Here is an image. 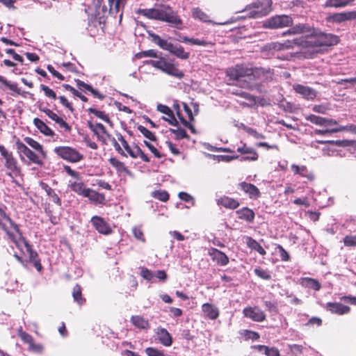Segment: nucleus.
<instances>
[{
  "instance_id": "nucleus-16",
  "label": "nucleus",
  "mask_w": 356,
  "mask_h": 356,
  "mask_svg": "<svg viewBox=\"0 0 356 356\" xmlns=\"http://www.w3.org/2000/svg\"><path fill=\"white\" fill-rule=\"evenodd\" d=\"M291 27L282 33L283 35L305 34L306 35H312L314 33V28L307 24H298Z\"/></svg>"
},
{
  "instance_id": "nucleus-51",
  "label": "nucleus",
  "mask_w": 356,
  "mask_h": 356,
  "mask_svg": "<svg viewBox=\"0 0 356 356\" xmlns=\"http://www.w3.org/2000/svg\"><path fill=\"white\" fill-rule=\"evenodd\" d=\"M193 16L203 22H209V16L200 8H195L193 11Z\"/></svg>"
},
{
  "instance_id": "nucleus-53",
  "label": "nucleus",
  "mask_w": 356,
  "mask_h": 356,
  "mask_svg": "<svg viewBox=\"0 0 356 356\" xmlns=\"http://www.w3.org/2000/svg\"><path fill=\"white\" fill-rule=\"evenodd\" d=\"M276 249L278 250L280 253V257L281 260L283 261H289L291 259V257L287 251L280 244H278L276 247Z\"/></svg>"
},
{
  "instance_id": "nucleus-60",
  "label": "nucleus",
  "mask_w": 356,
  "mask_h": 356,
  "mask_svg": "<svg viewBox=\"0 0 356 356\" xmlns=\"http://www.w3.org/2000/svg\"><path fill=\"white\" fill-rule=\"evenodd\" d=\"M40 110L44 113L50 119L54 120L55 122L58 119L59 116L53 112L51 110L47 108H40Z\"/></svg>"
},
{
  "instance_id": "nucleus-28",
  "label": "nucleus",
  "mask_w": 356,
  "mask_h": 356,
  "mask_svg": "<svg viewBox=\"0 0 356 356\" xmlns=\"http://www.w3.org/2000/svg\"><path fill=\"white\" fill-rule=\"evenodd\" d=\"M24 143L31 147L33 150L40 154L43 158H47V153L44 150V147L40 143L31 137H25Z\"/></svg>"
},
{
  "instance_id": "nucleus-55",
  "label": "nucleus",
  "mask_w": 356,
  "mask_h": 356,
  "mask_svg": "<svg viewBox=\"0 0 356 356\" xmlns=\"http://www.w3.org/2000/svg\"><path fill=\"white\" fill-rule=\"evenodd\" d=\"M18 335L20 337V339L28 345L31 344V343L33 341V337L24 331L19 330Z\"/></svg>"
},
{
  "instance_id": "nucleus-1",
  "label": "nucleus",
  "mask_w": 356,
  "mask_h": 356,
  "mask_svg": "<svg viewBox=\"0 0 356 356\" xmlns=\"http://www.w3.org/2000/svg\"><path fill=\"white\" fill-rule=\"evenodd\" d=\"M225 74L232 81L229 85L249 90H257L261 83L272 81L275 74L274 70L270 67H254L252 64L245 63L227 68Z\"/></svg>"
},
{
  "instance_id": "nucleus-50",
  "label": "nucleus",
  "mask_w": 356,
  "mask_h": 356,
  "mask_svg": "<svg viewBox=\"0 0 356 356\" xmlns=\"http://www.w3.org/2000/svg\"><path fill=\"white\" fill-rule=\"evenodd\" d=\"M138 130L147 138L152 141H156V137L154 133L142 125H138Z\"/></svg>"
},
{
  "instance_id": "nucleus-4",
  "label": "nucleus",
  "mask_w": 356,
  "mask_h": 356,
  "mask_svg": "<svg viewBox=\"0 0 356 356\" xmlns=\"http://www.w3.org/2000/svg\"><path fill=\"white\" fill-rule=\"evenodd\" d=\"M0 227L6 232L8 238L15 243L17 248H19V241L12 229L15 232L17 235L19 234L22 230L19 229V225L1 208H0Z\"/></svg>"
},
{
  "instance_id": "nucleus-52",
  "label": "nucleus",
  "mask_w": 356,
  "mask_h": 356,
  "mask_svg": "<svg viewBox=\"0 0 356 356\" xmlns=\"http://www.w3.org/2000/svg\"><path fill=\"white\" fill-rule=\"evenodd\" d=\"M157 60H148L144 62L145 64L150 65L154 68L160 70L161 68L162 63L164 60V58L162 56H158Z\"/></svg>"
},
{
  "instance_id": "nucleus-10",
  "label": "nucleus",
  "mask_w": 356,
  "mask_h": 356,
  "mask_svg": "<svg viewBox=\"0 0 356 356\" xmlns=\"http://www.w3.org/2000/svg\"><path fill=\"white\" fill-rule=\"evenodd\" d=\"M21 249V243L25 246L26 251L29 254L28 262L32 263L38 271L40 272L42 270V266L38 252L32 248V245L29 243L26 238L24 236L22 232L17 235V237Z\"/></svg>"
},
{
  "instance_id": "nucleus-20",
  "label": "nucleus",
  "mask_w": 356,
  "mask_h": 356,
  "mask_svg": "<svg viewBox=\"0 0 356 356\" xmlns=\"http://www.w3.org/2000/svg\"><path fill=\"white\" fill-rule=\"evenodd\" d=\"M0 89L2 90H9L11 91L10 95L14 97L22 95V90L19 88L18 83L8 81L2 75H0Z\"/></svg>"
},
{
  "instance_id": "nucleus-42",
  "label": "nucleus",
  "mask_w": 356,
  "mask_h": 356,
  "mask_svg": "<svg viewBox=\"0 0 356 356\" xmlns=\"http://www.w3.org/2000/svg\"><path fill=\"white\" fill-rule=\"evenodd\" d=\"M129 156L133 159H137L140 157V159L144 162H149V157L144 153V152L138 146L136 145L131 151H129Z\"/></svg>"
},
{
  "instance_id": "nucleus-62",
  "label": "nucleus",
  "mask_w": 356,
  "mask_h": 356,
  "mask_svg": "<svg viewBox=\"0 0 356 356\" xmlns=\"http://www.w3.org/2000/svg\"><path fill=\"white\" fill-rule=\"evenodd\" d=\"M58 99L63 106L69 109L71 112L74 111L72 104L70 102L65 96H60Z\"/></svg>"
},
{
  "instance_id": "nucleus-26",
  "label": "nucleus",
  "mask_w": 356,
  "mask_h": 356,
  "mask_svg": "<svg viewBox=\"0 0 356 356\" xmlns=\"http://www.w3.org/2000/svg\"><path fill=\"white\" fill-rule=\"evenodd\" d=\"M202 311L205 318L216 320L220 315L218 307L210 303H204L202 305Z\"/></svg>"
},
{
  "instance_id": "nucleus-43",
  "label": "nucleus",
  "mask_w": 356,
  "mask_h": 356,
  "mask_svg": "<svg viewBox=\"0 0 356 356\" xmlns=\"http://www.w3.org/2000/svg\"><path fill=\"white\" fill-rule=\"evenodd\" d=\"M72 297L77 304L83 305L86 302V298L82 295V288L79 284H76L72 290Z\"/></svg>"
},
{
  "instance_id": "nucleus-25",
  "label": "nucleus",
  "mask_w": 356,
  "mask_h": 356,
  "mask_svg": "<svg viewBox=\"0 0 356 356\" xmlns=\"http://www.w3.org/2000/svg\"><path fill=\"white\" fill-rule=\"evenodd\" d=\"M237 218L247 222L252 223L254 222L255 213L254 211L248 207H242L236 211Z\"/></svg>"
},
{
  "instance_id": "nucleus-35",
  "label": "nucleus",
  "mask_w": 356,
  "mask_h": 356,
  "mask_svg": "<svg viewBox=\"0 0 356 356\" xmlns=\"http://www.w3.org/2000/svg\"><path fill=\"white\" fill-rule=\"evenodd\" d=\"M245 243L247 246L252 250L257 252L259 254L264 256L266 254L265 249L251 236H245Z\"/></svg>"
},
{
  "instance_id": "nucleus-61",
  "label": "nucleus",
  "mask_w": 356,
  "mask_h": 356,
  "mask_svg": "<svg viewBox=\"0 0 356 356\" xmlns=\"http://www.w3.org/2000/svg\"><path fill=\"white\" fill-rule=\"evenodd\" d=\"M29 350L36 353H40L43 350V346L39 343H35L34 340L29 344Z\"/></svg>"
},
{
  "instance_id": "nucleus-13",
  "label": "nucleus",
  "mask_w": 356,
  "mask_h": 356,
  "mask_svg": "<svg viewBox=\"0 0 356 356\" xmlns=\"http://www.w3.org/2000/svg\"><path fill=\"white\" fill-rule=\"evenodd\" d=\"M255 10L250 13V17L253 18L261 17L267 15L271 10L272 0H258L252 4Z\"/></svg>"
},
{
  "instance_id": "nucleus-23",
  "label": "nucleus",
  "mask_w": 356,
  "mask_h": 356,
  "mask_svg": "<svg viewBox=\"0 0 356 356\" xmlns=\"http://www.w3.org/2000/svg\"><path fill=\"white\" fill-rule=\"evenodd\" d=\"M209 254L211 259L220 266H224L229 264V259L225 253L215 248H211L209 250Z\"/></svg>"
},
{
  "instance_id": "nucleus-11",
  "label": "nucleus",
  "mask_w": 356,
  "mask_h": 356,
  "mask_svg": "<svg viewBox=\"0 0 356 356\" xmlns=\"http://www.w3.org/2000/svg\"><path fill=\"white\" fill-rule=\"evenodd\" d=\"M292 25V18L285 15L270 17L264 22V27L266 29H282Z\"/></svg>"
},
{
  "instance_id": "nucleus-44",
  "label": "nucleus",
  "mask_w": 356,
  "mask_h": 356,
  "mask_svg": "<svg viewBox=\"0 0 356 356\" xmlns=\"http://www.w3.org/2000/svg\"><path fill=\"white\" fill-rule=\"evenodd\" d=\"M136 13L147 19L156 20L157 8H139L136 11Z\"/></svg>"
},
{
  "instance_id": "nucleus-21",
  "label": "nucleus",
  "mask_w": 356,
  "mask_h": 356,
  "mask_svg": "<svg viewBox=\"0 0 356 356\" xmlns=\"http://www.w3.org/2000/svg\"><path fill=\"white\" fill-rule=\"evenodd\" d=\"M238 188L247 194L250 199L257 200L261 196L259 189L252 184L242 181L238 184Z\"/></svg>"
},
{
  "instance_id": "nucleus-24",
  "label": "nucleus",
  "mask_w": 356,
  "mask_h": 356,
  "mask_svg": "<svg viewBox=\"0 0 356 356\" xmlns=\"http://www.w3.org/2000/svg\"><path fill=\"white\" fill-rule=\"evenodd\" d=\"M130 322L137 329L147 331L150 328V323L147 319L140 315H133Z\"/></svg>"
},
{
  "instance_id": "nucleus-15",
  "label": "nucleus",
  "mask_w": 356,
  "mask_h": 356,
  "mask_svg": "<svg viewBox=\"0 0 356 356\" xmlns=\"http://www.w3.org/2000/svg\"><path fill=\"white\" fill-rule=\"evenodd\" d=\"M245 317L255 322H263L266 320V315L259 307H247L243 310Z\"/></svg>"
},
{
  "instance_id": "nucleus-58",
  "label": "nucleus",
  "mask_w": 356,
  "mask_h": 356,
  "mask_svg": "<svg viewBox=\"0 0 356 356\" xmlns=\"http://www.w3.org/2000/svg\"><path fill=\"white\" fill-rule=\"evenodd\" d=\"M345 246H356V235H348L343 238Z\"/></svg>"
},
{
  "instance_id": "nucleus-6",
  "label": "nucleus",
  "mask_w": 356,
  "mask_h": 356,
  "mask_svg": "<svg viewBox=\"0 0 356 356\" xmlns=\"http://www.w3.org/2000/svg\"><path fill=\"white\" fill-rule=\"evenodd\" d=\"M0 154L4 161L3 166L8 171L7 175L13 177V175L17 176L19 175L21 168L13 153L9 151L4 145L0 144Z\"/></svg>"
},
{
  "instance_id": "nucleus-32",
  "label": "nucleus",
  "mask_w": 356,
  "mask_h": 356,
  "mask_svg": "<svg viewBox=\"0 0 356 356\" xmlns=\"http://www.w3.org/2000/svg\"><path fill=\"white\" fill-rule=\"evenodd\" d=\"M291 168L295 175H300L302 177H306L309 181L314 180V174L311 172H309L307 168L305 165L299 166L296 164H292Z\"/></svg>"
},
{
  "instance_id": "nucleus-56",
  "label": "nucleus",
  "mask_w": 356,
  "mask_h": 356,
  "mask_svg": "<svg viewBox=\"0 0 356 356\" xmlns=\"http://www.w3.org/2000/svg\"><path fill=\"white\" fill-rule=\"evenodd\" d=\"M289 348L290 351L295 356H300L302 354L303 347L302 345H299V344L289 345Z\"/></svg>"
},
{
  "instance_id": "nucleus-33",
  "label": "nucleus",
  "mask_w": 356,
  "mask_h": 356,
  "mask_svg": "<svg viewBox=\"0 0 356 356\" xmlns=\"http://www.w3.org/2000/svg\"><path fill=\"white\" fill-rule=\"evenodd\" d=\"M284 48L285 49H292L295 47H298L301 48H307L306 44V38L300 37L298 38H295L292 40H286L284 42H283Z\"/></svg>"
},
{
  "instance_id": "nucleus-18",
  "label": "nucleus",
  "mask_w": 356,
  "mask_h": 356,
  "mask_svg": "<svg viewBox=\"0 0 356 356\" xmlns=\"http://www.w3.org/2000/svg\"><path fill=\"white\" fill-rule=\"evenodd\" d=\"M324 308L331 314L342 316L350 312V307L337 302H327Z\"/></svg>"
},
{
  "instance_id": "nucleus-63",
  "label": "nucleus",
  "mask_w": 356,
  "mask_h": 356,
  "mask_svg": "<svg viewBox=\"0 0 356 356\" xmlns=\"http://www.w3.org/2000/svg\"><path fill=\"white\" fill-rule=\"evenodd\" d=\"M338 132L348 131L356 134V125L354 124H348L346 126H340L337 127Z\"/></svg>"
},
{
  "instance_id": "nucleus-7",
  "label": "nucleus",
  "mask_w": 356,
  "mask_h": 356,
  "mask_svg": "<svg viewBox=\"0 0 356 356\" xmlns=\"http://www.w3.org/2000/svg\"><path fill=\"white\" fill-rule=\"evenodd\" d=\"M63 169L66 173L72 177L76 179V181H70L69 187L71 191L76 194L85 197L90 191V188H87L84 182L82 181L80 173L73 169L70 165H64Z\"/></svg>"
},
{
  "instance_id": "nucleus-48",
  "label": "nucleus",
  "mask_w": 356,
  "mask_h": 356,
  "mask_svg": "<svg viewBox=\"0 0 356 356\" xmlns=\"http://www.w3.org/2000/svg\"><path fill=\"white\" fill-rule=\"evenodd\" d=\"M254 273L257 276L264 280H270L272 278L270 273L267 269H263L260 267H258L254 268Z\"/></svg>"
},
{
  "instance_id": "nucleus-49",
  "label": "nucleus",
  "mask_w": 356,
  "mask_h": 356,
  "mask_svg": "<svg viewBox=\"0 0 356 356\" xmlns=\"http://www.w3.org/2000/svg\"><path fill=\"white\" fill-rule=\"evenodd\" d=\"M170 131L173 133L175 135V138L176 140H181V139H190V136L186 133V130L178 127L177 129H170Z\"/></svg>"
},
{
  "instance_id": "nucleus-40",
  "label": "nucleus",
  "mask_w": 356,
  "mask_h": 356,
  "mask_svg": "<svg viewBox=\"0 0 356 356\" xmlns=\"http://www.w3.org/2000/svg\"><path fill=\"white\" fill-rule=\"evenodd\" d=\"M170 54L181 60H186L190 57V53L185 51L184 48L178 44H174Z\"/></svg>"
},
{
  "instance_id": "nucleus-64",
  "label": "nucleus",
  "mask_w": 356,
  "mask_h": 356,
  "mask_svg": "<svg viewBox=\"0 0 356 356\" xmlns=\"http://www.w3.org/2000/svg\"><path fill=\"white\" fill-rule=\"evenodd\" d=\"M264 354L266 356H280L278 349L275 347L269 348L268 346Z\"/></svg>"
},
{
  "instance_id": "nucleus-45",
  "label": "nucleus",
  "mask_w": 356,
  "mask_h": 356,
  "mask_svg": "<svg viewBox=\"0 0 356 356\" xmlns=\"http://www.w3.org/2000/svg\"><path fill=\"white\" fill-rule=\"evenodd\" d=\"M234 95L236 96L241 97L248 101V102H249L248 104V103L241 104V105H243L244 106H252V105L256 104L257 100H256L255 96H254L253 95H251L245 91L241 90V91H240V92H234Z\"/></svg>"
},
{
  "instance_id": "nucleus-36",
  "label": "nucleus",
  "mask_w": 356,
  "mask_h": 356,
  "mask_svg": "<svg viewBox=\"0 0 356 356\" xmlns=\"http://www.w3.org/2000/svg\"><path fill=\"white\" fill-rule=\"evenodd\" d=\"M33 124L37 129L46 136H53L55 135L54 131L49 127L42 120L35 118L33 119Z\"/></svg>"
},
{
  "instance_id": "nucleus-30",
  "label": "nucleus",
  "mask_w": 356,
  "mask_h": 356,
  "mask_svg": "<svg viewBox=\"0 0 356 356\" xmlns=\"http://www.w3.org/2000/svg\"><path fill=\"white\" fill-rule=\"evenodd\" d=\"M178 41L181 42L188 43L192 45H198V46H203V47H208V46H213L214 43L207 41L204 40H200L198 38H190L187 36H181L180 35L178 38Z\"/></svg>"
},
{
  "instance_id": "nucleus-17",
  "label": "nucleus",
  "mask_w": 356,
  "mask_h": 356,
  "mask_svg": "<svg viewBox=\"0 0 356 356\" xmlns=\"http://www.w3.org/2000/svg\"><path fill=\"white\" fill-rule=\"evenodd\" d=\"M216 204L220 207L230 210H235L240 206V202L238 199L226 195L219 196L216 199Z\"/></svg>"
},
{
  "instance_id": "nucleus-2",
  "label": "nucleus",
  "mask_w": 356,
  "mask_h": 356,
  "mask_svg": "<svg viewBox=\"0 0 356 356\" xmlns=\"http://www.w3.org/2000/svg\"><path fill=\"white\" fill-rule=\"evenodd\" d=\"M108 1L109 8L105 4H103L98 11L90 14V21L95 23L97 22L100 29L103 31L108 15L115 18L121 9L124 8L126 0H108Z\"/></svg>"
},
{
  "instance_id": "nucleus-41",
  "label": "nucleus",
  "mask_w": 356,
  "mask_h": 356,
  "mask_svg": "<svg viewBox=\"0 0 356 356\" xmlns=\"http://www.w3.org/2000/svg\"><path fill=\"white\" fill-rule=\"evenodd\" d=\"M108 162L117 170L118 173H129V170L125 165L124 163L122 162L118 159L111 157L108 159Z\"/></svg>"
},
{
  "instance_id": "nucleus-34",
  "label": "nucleus",
  "mask_w": 356,
  "mask_h": 356,
  "mask_svg": "<svg viewBox=\"0 0 356 356\" xmlns=\"http://www.w3.org/2000/svg\"><path fill=\"white\" fill-rule=\"evenodd\" d=\"M84 197H88L90 201L95 204H105L106 203V197L104 194L98 193L91 188H90V191L88 192V195Z\"/></svg>"
},
{
  "instance_id": "nucleus-54",
  "label": "nucleus",
  "mask_w": 356,
  "mask_h": 356,
  "mask_svg": "<svg viewBox=\"0 0 356 356\" xmlns=\"http://www.w3.org/2000/svg\"><path fill=\"white\" fill-rule=\"evenodd\" d=\"M40 88L44 92L45 96H47V97L51 98L53 99H57L56 92L47 86L41 84Z\"/></svg>"
},
{
  "instance_id": "nucleus-37",
  "label": "nucleus",
  "mask_w": 356,
  "mask_h": 356,
  "mask_svg": "<svg viewBox=\"0 0 356 356\" xmlns=\"http://www.w3.org/2000/svg\"><path fill=\"white\" fill-rule=\"evenodd\" d=\"M293 88L297 93L302 95L304 97L308 99H314L316 97L314 90L308 86L298 84L294 86Z\"/></svg>"
},
{
  "instance_id": "nucleus-9",
  "label": "nucleus",
  "mask_w": 356,
  "mask_h": 356,
  "mask_svg": "<svg viewBox=\"0 0 356 356\" xmlns=\"http://www.w3.org/2000/svg\"><path fill=\"white\" fill-rule=\"evenodd\" d=\"M156 20L168 22L177 27L183 24L177 13L168 5H161L157 8Z\"/></svg>"
},
{
  "instance_id": "nucleus-5",
  "label": "nucleus",
  "mask_w": 356,
  "mask_h": 356,
  "mask_svg": "<svg viewBox=\"0 0 356 356\" xmlns=\"http://www.w3.org/2000/svg\"><path fill=\"white\" fill-rule=\"evenodd\" d=\"M15 145L19 158L22 161H25L26 158L29 163H33L38 166H42L44 165V160L47 158H43L37 152L31 149L19 139L16 140Z\"/></svg>"
},
{
  "instance_id": "nucleus-3",
  "label": "nucleus",
  "mask_w": 356,
  "mask_h": 356,
  "mask_svg": "<svg viewBox=\"0 0 356 356\" xmlns=\"http://www.w3.org/2000/svg\"><path fill=\"white\" fill-rule=\"evenodd\" d=\"M306 44L308 47H321L336 45L339 42V38L332 33H325L314 29L312 35H306Z\"/></svg>"
},
{
  "instance_id": "nucleus-47",
  "label": "nucleus",
  "mask_w": 356,
  "mask_h": 356,
  "mask_svg": "<svg viewBox=\"0 0 356 356\" xmlns=\"http://www.w3.org/2000/svg\"><path fill=\"white\" fill-rule=\"evenodd\" d=\"M151 195L152 197L157 199L161 202H166L170 198L169 193L164 190H156L152 192Z\"/></svg>"
},
{
  "instance_id": "nucleus-31",
  "label": "nucleus",
  "mask_w": 356,
  "mask_h": 356,
  "mask_svg": "<svg viewBox=\"0 0 356 356\" xmlns=\"http://www.w3.org/2000/svg\"><path fill=\"white\" fill-rule=\"evenodd\" d=\"M40 186L46 192L51 202L59 207L62 205L61 200L58 197V194L47 184L41 182Z\"/></svg>"
},
{
  "instance_id": "nucleus-57",
  "label": "nucleus",
  "mask_w": 356,
  "mask_h": 356,
  "mask_svg": "<svg viewBox=\"0 0 356 356\" xmlns=\"http://www.w3.org/2000/svg\"><path fill=\"white\" fill-rule=\"evenodd\" d=\"M144 144L151 151V152L154 154V156L156 158L161 159L163 157V155L159 152V151L150 143L147 142V140H145Z\"/></svg>"
},
{
  "instance_id": "nucleus-29",
  "label": "nucleus",
  "mask_w": 356,
  "mask_h": 356,
  "mask_svg": "<svg viewBox=\"0 0 356 356\" xmlns=\"http://www.w3.org/2000/svg\"><path fill=\"white\" fill-rule=\"evenodd\" d=\"M300 284L305 288L313 289L316 291L321 289V284L318 280L312 277H302L300 280Z\"/></svg>"
},
{
  "instance_id": "nucleus-27",
  "label": "nucleus",
  "mask_w": 356,
  "mask_h": 356,
  "mask_svg": "<svg viewBox=\"0 0 356 356\" xmlns=\"http://www.w3.org/2000/svg\"><path fill=\"white\" fill-rule=\"evenodd\" d=\"M155 332L161 343L165 346H170L172 345V337L166 329L163 327H158L156 328Z\"/></svg>"
},
{
  "instance_id": "nucleus-59",
  "label": "nucleus",
  "mask_w": 356,
  "mask_h": 356,
  "mask_svg": "<svg viewBox=\"0 0 356 356\" xmlns=\"http://www.w3.org/2000/svg\"><path fill=\"white\" fill-rule=\"evenodd\" d=\"M244 337L246 339L258 340L260 335L258 332L251 330H244Z\"/></svg>"
},
{
  "instance_id": "nucleus-12",
  "label": "nucleus",
  "mask_w": 356,
  "mask_h": 356,
  "mask_svg": "<svg viewBox=\"0 0 356 356\" xmlns=\"http://www.w3.org/2000/svg\"><path fill=\"white\" fill-rule=\"evenodd\" d=\"M88 127L91 131L96 136L97 140L102 143L103 145H108V139L111 138V134L108 132L106 128L102 123L92 122L88 121Z\"/></svg>"
},
{
  "instance_id": "nucleus-8",
  "label": "nucleus",
  "mask_w": 356,
  "mask_h": 356,
  "mask_svg": "<svg viewBox=\"0 0 356 356\" xmlns=\"http://www.w3.org/2000/svg\"><path fill=\"white\" fill-rule=\"evenodd\" d=\"M54 152L59 158L72 163H79L84 158L83 154L77 149L68 145L56 146L54 149Z\"/></svg>"
},
{
  "instance_id": "nucleus-38",
  "label": "nucleus",
  "mask_w": 356,
  "mask_h": 356,
  "mask_svg": "<svg viewBox=\"0 0 356 356\" xmlns=\"http://www.w3.org/2000/svg\"><path fill=\"white\" fill-rule=\"evenodd\" d=\"M153 42L156 44L161 49L168 51L170 53L173 47L174 44L168 42L166 40L161 38V37L156 34H152Z\"/></svg>"
},
{
  "instance_id": "nucleus-22",
  "label": "nucleus",
  "mask_w": 356,
  "mask_h": 356,
  "mask_svg": "<svg viewBox=\"0 0 356 356\" xmlns=\"http://www.w3.org/2000/svg\"><path fill=\"white\" fill-rule=\"evenodd\" d=\"M306 120L312 123L325 127H330L333 125H337L338 122L332 118H326L316 115L311 114L306 117Z\"/></svg>"
},
{
  "instance_id": "nucleus-19",
  "label": "nucleus",
  "mask_w": 356,
  "mask_h": 356,
  "mask_svg": "<svg viewBox=\"0 0 356 356\" xmlns=\"http://www.w3.org/2000/svg\"><path fill=\"white\" fill-rule=\"evenodd\" d=\"M160 70L170 76L179 79L184 76V72L180 70L176 65L168 62L165 59H164Z\"/></svg>"
},
{
  "instance_id": "nucleus-46",
  "label": "nucleus",
  "mask_w": 356,
  "mask_h": 356,
  "mask_svg": "<svg viewBox=\"0 0 356 356\" xmlns=\"http://www.w3.org/2000/svg\"><path fill=\"white\" fill-rule=\"evenodd\" d=\"M88 112L90 114H93L97 118L102 120L103 121L108 124H112V121L111 120L108 115L104 111L97 110V108H89L88 109Z\"/></svg>"
},
{
  "instance_id": "nucleus-39",
  "label": "nucleus",
  "mask_w": 356,
  "mask_h": 356,
  "mask_svg": "<svg viewBox=\"0 0 356 356\" xmlns=\"http://www.w3.org/2000/svg\"><path fill=\"white\" fill-rule=\"evenodd\" d=\"M355 0H326L325 8H343L353 3Z\"/></svg>"
},
{
  "instance_id": "nucleus-14",
  "label": "nucleus",
  "mask_w": 356,
  "mask_h": 356,
  "mask_svg": "<svg viewBox=\"0 0 356 356\" xmlns=\"http://www.w3.org/2000/svg\"><path fill=\"white\" fill-rule=\"evenodd\" d=\"M90 222L95 230L102 234L109 235L113 232L110 225L99 216H92L90 219Z\"/></svg>"
}]
</instances>
